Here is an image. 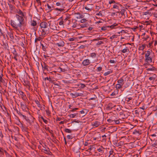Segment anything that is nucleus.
<instances>
[{"instance_id":"obj_45","label":"nucleus","mask_w":157,"mask_h":157,"mask_svg":"<svg viewBox=\"0 0 157 157\" xmlns=\"http://www.w3.org/2000/svg\"><path fill=\"white\" fill-rule=\"evenodd\" d=\"M155 68L154 67H152V68H148L147 69V71H153L155 70Z\"/></svg>"},{"instance_id":"obj_22","label":"nucleus","mask_w":157,"mask_h":157,"mask_svg":"<svg viewBox=\"0 0 157 157\" xmlns=\"http://www.w3.org/2000/svg\"><path fill=\"white\" fill-rule=\"evenodd\" d=\"M78 113H75L70 114L69 116L71 118H73L75 117H77Z\"/></svg>"},{"instance_id":"obj_50","label":"nucleus","mask_w":157,"mask_h":157,"mask_svg":"<svg viewBox=\"0 0 157 157\" xmlns=\"http://www.w3.org/2000/svg\"><path fill=\"white\" fill-rule=\"evenodd\" d=\"M87 21V20L85 18H83L82 19H81L80 21V22L82 23H85Z\"/></svg>"},{"instance_id":"obj_29","label":"nucleus","mask_w":157,"mask_h":157,"mask_svg":"<svg viewBox=\"0 0 157 157\" xmlns=\"http://www.w3.org/2000/svg\"><path fill=\"white\" fill-rule=\"evenodd\" d=\"M96 56V54L95 53H90V56L92 58H95Z\"/></svg>"},{"instance_id":"obj_7","label":"nucleus","mask_w":157,"mask_h":157,"mask_svg":"<svg viewBox=\"0 0 157 157\" xmlns=\"http://www.w3.org/2000/svg\"><path fill=\"white\" fill-rule=\"evenodd\" d=\"M88 111L87 110V109H83V110L79 112L80 113L82 114L83 116H85L87 113Z\"/></svg>"},{"instance_id":"obj_51","label":"nucleus","mask_w":157,"mask_h":157,"mask_svg":"<svg viewBox=\"0 0 157 157\" xmlns=\"http://www.w3.org/2000/svg\"><path fill=\"white\" fill-rule=\"evenodd\" d=\"M102 39V38H99L98 37L96 39H94L92 40V41H98L100 40H101Z\"/></svg>"},{"instance_id":"obj_62","label":"nucleus","mask_w":157,"mask_h":157,"mask_svg":"<svg viewBox=\"0 0 157 157\" xmlns=\"http://www.w3.org/2000/svg\"><path fill=\"white\" fill-rule=\"evenodd\" d=\"M67 137L69 139H71L72 138V136L70 135H67Z\"/></svg>"},{"instance_id":"obj_19","label":"nucleus","mask_w":157,"mask_h":157,"mask_svg":"<svg viewBox=\"0 0 157 157\" xmlns=\"http://www.w3.org/2000/svg\"><path fill=\"white\" fill-rule=\"evenodd\" d=\"M88 24H83L80 25V27L78 28V29H80L81 28H84L85 27H87Z\"/></svg>"},{"instance_id":"obj_34","label":"nucleus","mask_w":157,"mask_h":157,"mask_svg":"<svg viewBox=\"0 0 157 157\" xmlns=\"http://www.w3.org/2000/svg\"><path fill=\"white\" fill-rule=\"evenodd\" d=\"M41 37H37L35 39V42L36 43L38 41H40L41 40Z\"/></svg>"},{"instance_id":"obj_18","label":"nucleus","mask_w":157,"mask_h":157,"mask_svg":"<svg viewBox=\"0 0 157 157\" xmlns=\"http://www.w3.org/2000/svg\"><path fill=\"white\" fill-rule=\"evenodd\" d=\"M124 80L122 78H121L117 81V82L120 84L123 85L124 84Z\"/></svg>"},{"instance_id":"obj_42","label":"nucleus","mask_w":157,"mask_h":157,"mask_svg":"<svg viewBox=\"0 0 157 157\" xmlns=\"http://www.w3.org/2000/svg\"><path fill=\"white\" fill-rule=\"evenodd\" d=\"M144 22V24H145L146 25H150L151 23V21H145Z\"/></svg>"},{"instance_id":"obj_21","label":"nucleus","mask_w":157,"mask_h":157,"mask_svg":"<svg viewBox=\"0 0 157 157\" xmlns=\"http://www.w3.org/2000/svg\"><path fill=\"white\" fill-rule=\"evenodd\" d=\"M36 25H37V23H36V21H35L34 20H33V21H31V25L32 26L35 27L36 26Z\"/></svg>"},{"instance_id":"obj_23","label":"nucleus","mask_w":157,"mask_h":157,"mask_svg":"<svg viewBox=\"0 0 157 157\" xmlns=\"http://www.w3.org/2000/svg\"><path fill=\"white\" fill-rule=\"evenodd\" d=\"M17 13L19 15H21L20 16H22V17H23L24 16V14L20 10H19L17 12Z\"/></svg>"},{"instance_id":"obj_56","label":"nucleus","mask_w":157,"mask_h":157,"mask_svg":"<svg viewBox=\"0 0 157 157\" xmlns=\"http://www.w3.org/2000/svg\"><path fill=\"white\" fill-rule=\"evenodd\" d=\"M115 37H117V35L114 34L110 37V39L112 40Z\"/></svg>"},{"instance_id":"obj_44","label":"nucleus","mask_w":157,"mask_h":157,"mask_svg":"<svg viewBox=\"0 0 157 157\" xmlns=\"http://www.w3.org/2000/svg\"><path fill=\"white\" fill-rule=\"evenodd\" d=\"M107 26L106 25H105L103 26L101 29L103 30H105L107 29Z\"/></svg>"},{"instance_id":"obj_60","label":"nucleus","mask_w":157,"mask_h":157,"mask_svg":"<svg viewBox=\"0 0 157 157\" xmlns=\"http://www.w3.org/2000/svg\"><path fill=\"white\" fill-rule=\"evenodd\" d=\"M59 25H63V20L60 21L59 23Z\"/></svg>"},{"instance_id":"obj_3","label":"nucleus","mask_w":157,"mask_h":157,"mask_svg":"<svg viewBox=\"0 0 157 157\" xmlns=\"http://www.w3.org/2000/svg\"><path fill=\"white\" fill-rule=\"evenodd\" d=\"M57 6H59V8H56L55 9L56 10H59L60 12L64 11V8L66 6V4L63 1H60L59 2H57L56 3Z\"/></svg>"},{"instance_id":"obj_1","label":"nucleus","mask_w":157,"mask_h":157,"mask_svg":"<svg viewBox=\"0 0 157 157\" xmlns=\"http://www.w3.org/2000/svg\"><path fill=\"white\" fill-rule=\"evenodd\" d=\"M10 23L12 26L17 30H18L19 28H21L22 26L26 25L23 17L17 14L15 16L14 20H11Z\"/></svg>"},{"instance_id":"obj_33","label":"nucleus","mask_w":157,"mask_h":157,"mask_svg":"<svg viewBox=\"0 0 157 157\" xmlns=\"http://www.w3.org/2000/svg\"><path fill=\"white\" fill-rule=\"evenodd\" d=\"M117 24H116V23H114L113 24V25H110V26H107V27L108 28H110L111 29H113L117 25Z\"/></svg>"},{"instance_id":"obj_52","label":"nucleus","mask_w":157,"mask_h":157,"mask_svg":"<svg viewBox=\"0 0 157 157\" xmlns=\"http://www.w3.org/2000/svg\"><path fill=\"white\" fill-rule=\"evenodd\" d=\"M103 43V42L102 41H98L97 44H96V45L97 46L99 45H100L101 44Z\"/></svg>"},{"instance_id":"obj_28","label":"nucleus","mask_w":157,"mask_h":157,"mask_svg":"<svg viewBox=\"0 0 157 157\" xmlns=\"http://www.w3.org/2000/svg\"><path fill=\"white\" fill-rule=\"evenodd\" d=\"M156 76V75L155 74H154L152 77H151L149 78V80L154 81L155 79Z\"/></svg>"},{"instance_id":"obj_35","label":"nucleus","mask_w":157,"mask_h":157,"mask_svg":"<svg viewBox=\"0 0 157 157\" xmlns=\"http://www.w3.org/2000/svg\"><path fill=\"white\" fill-rule=\"evenodd\" d=\"M8 34L11 39L13 40V39L14 37L12 33H10Z\"/></svg>"},{"instance_id":"obj_8","label":"nucleus","mask_w":157,"mask_h":157,"mask_svg":"<svg viewBox=\"0 0 157 157\" xmlns=\"http://www.w3.org/2000/svg\"><path fill=\"white\" fill-rule=\"evenodd\" d=\"M145 60L147 63H151L152 62V58L150 56H145Z\"/></svg>"},{"instance_id":"obj_64","label":"nucleus","mask_w":157,"mask_h":157,"mask_svg":"<svg viewBox=\"0 0 157 157\" xmlns=\"http://www.w3.org/2000/svg\"><path fill=\"white\" fill-rule=\"evenodd\" d=\"M102 68L101 67H98L97 70L98 71H101L102 70Z\"/></svg>"},{"instance_id":"obj_16","label":"nucleus","mask_w":157,"mask_h":157,"mask_svg":"<svg viewBox=\"0 0 157 157\" xmlns=\"http://www.w3.org/2000/svg\"><path fill=\"white\" fill-rule=\"evenodd\" d=\"M104 148L102 147V146H101L100 147H99L98 150V151L100 152V153L101 154H102L104 152Z\"/></svg>"},{"instance_id":"obj_46","label":"nucleus","mask_w":157,"mask_h":157,"mask_svg":"<svg viewBox=\"0 0 157 157\" xmlns=\"http://www.w3.org/2000/svg\"><path fill=\"white\" fill-rule=\"evenodd\" d=\"M8 4L9 5L10 9L11 10H13V9L14 8V7L11 4H10L9 3H8Z\"/></svg>"},{"instance_id":"obj_9","label":"nucleus","mask_w":157,"mask_h":157,"mask_svg":"<svg viewBox=\"0 0 157 157\" xmlns=\"http://www.w3.org/2000/svg\"><path fill=\"white\" fill-rule=\"evenodd\" d=\"M92 6L93 5L92 4L88 5L87 6H86L85 7V9L88 11H91L93 9Z\"/></svg>"},{"instance_id":"obj_15","label":"nucleus","mask_w":157,"mask_h":157,"mask_svg":"<svg viewBox=\"0 0 157 157\" xmlns=\"http://www.w3.org/2000/svg\"><path fill=\"white\" fill-rule=\"evenodd\" d=\"M121 52L122 53H124L127 52H129V50L128 48L126 47L125 48L122 50Z\"/></svg>"},{"instance_id":"obj_54","label":"nucleus","mask_w":157,"mask_h":157,"mask_svg":"<svg viewBox=\"0 0 157 157\" xmlns=\"http://www.w3.org/2000/svg\"><path fill=\"white\" fill-rule=\"evenodd\" d=\"M35 4H36V3H37L38 4V5H41V2H40V1H35Z\"/></svg>"},{"instance_id":"obj_20","label":"nucleus","mask_w":157,"mask_h":157,"mask_svg":"<svg viewBox=\"0 0 157 157\" xmlns=\"http://www.w3.org/2000/svg\"><path fill=\"white\" fill-rule=\"evenodd\" d=\"M100 124V123L98 121H95L93 124H92V125L95 127H97Z\"/></svg>"},{"instance_id":"obj_6","label":"nucleus","mask_w":157,"mask_h":157,"mask_svg":"<svg viewBox=\"0 0 157 157\" xmlns=\"http://www.w3.org/2000/svg\"><path fill=\"white\" fill-rule=\"evenodd\" d=\"M23 84L25 86H28V89H29L30 88V82L28 80H24Z\"/></svg>"},{"instance_id":"obj_57","label":"nucleus","mask_w":157,"mask_h":157,"mask_svg":"<svg viewBox=\"0 0 157 157\" xmlns=\"http://www.w3.org/2000/svg\"><path fill=\"white\" fill-rule=\"evenodd\" d=\"M44 150L45 151V153L46 154H49L48 152H50V151L49 150V148H48V149H44Z\"/></svg>"},{"instance_id":"obj_2","label":"nucleus","mask_w":157,"mask_h":157,"mask_svg":"<svg viewBox=\"0 0 157 157\" xmlns=\"http://www.w3.org/2000/svg\"><path fill=\"white\" fill-rule=\"evenodd\" d=\"M40 26L41 28V35L42 36H45L48 34L49 33V30L47 27V23L45 21L42 22L40 23Z\"/></svg>"},{"instance_id":"obj_11","label":"nucleus","mask_w":157,"mask_h":157,"mask_svg":"<svg viewBox=\"0 0 157 157\" xmlns=\"http://www.w3.org/2000/svg\"><path fill=\"white\" fill-rule=\"evenodd\" d=\"M105 13V10H103L101 11H100L98 13H96V15H98L103 17L104 16Z\"/></svg>"},{"instance_id":"obj_36","label":"nucleus","mask_w":157,"mask_h":157,"mask_svg":"<svg viewBox=\"0 0 157 157\" xmlns=\"http://www.w3.org/2000/svg\"><path fill=\"white\" fill-rule=\"evenodd\" d=\"M3 75L2 74L0 75V82H4V80L2 78V77L3 76Z\"/></svg>"},{"instance_id":"obj_31","label":"nucleus","mask_w":157,"mask_h":157,"mask_svg":"<svg viewBox=\"0 0 157 157\" xmlns=\"http://www.w3.org/2000/svg\"><path fill=\"white\" fill-rule=\"evenodd\" d=\"M153 14L155 18H157V10H155V11L153 13Z\"/></svg>"},{"instance_id":"obj_17","label":"nucleus","mask_w":157,"mask_h":157,"mask_svg":"<svg viewBox=\"0 0 157 157\" xmlns=\"http://www.w3.org/2000/svg\"><path fill=\"white\" fill-rule=\"evenodd\" d=\"M150 136L151 138V140H154L155 139H154L155 138L157 137V133H155L151 135H150Z\"/></svg>"},{"instance_id":"obj_63","label":"nucleus","mask_w":157,"mask_h":157,"mask_svg":"<svg viewBox=\"0 0 157 157\" xmlns=\"http://www.w3.org/2000/svg\"><path fill=\"white\" fill-rule=\"evenodd\" d=\"M126 101H129L130 100H131L132 99V97H129V98H126Z\"/></svg>"},{"instance_id":"obj_27","label":"nucleus","mask_w":157,"mask_h":157,"mask_svg":"<svg viewBox=\"0 0 157 157\" xmlns=\"http://www.w3.org/2000/svg\"><path fill=\"white\" fill-rule=\"evenodd\" d=\"M123 85H122L121 84L118 83L116 85V88L117 89H120L122 87V86Z\"/></svg>"},{"instance_id":"obj_39","label":"nucleus","mask_w":157,"mask_h":157,"mask_svg":"<svg viewBox=\"0 0 157 157\" xmlns=\"http://www.w3.org/2000/svg\"><path fill=\"white\" fill-rule=\"evenodd\" d=\"M65 132L67 133H71L72 132L71 130L68 128H66L64 130Z\"/></svg>"},{"instance_id":"obj_26","label":"nucleus","mask_w":157,"mask_h":157,"mask_svg":"<svg viewBox=\"0 0 157 157\" xmlns=\"http://www.w3.org/2000/svg\"><path fill=\"white\" fill-rule=\"evenodd\" d=\"M44 80H47L51 82H52L53 81V80L50 77H47L46 78H44Z\"/></svg>"},{"instance_id":"obj_30","label":"nucleus","mask_w":157,"mask_h":157,"mask_svg":"<svg viewBox=\"0 0 157 157\" xmlns=\"http://www.w3.org/2000/svg\"><path fill=\"white\" fill-rule=\"evenodd\" d=\"M152 14V13L151 12H149L148 11L145 12L143 13V15H148L149 16H151Z\"/></svg>"},{"instance_id":"obj_4","label":"nucleus","mask_w":157,"mask_h":157,"mask_svg":"<svg viewBox=\"0 0 157 157\" xmlns=\"http://www.w3.org/2000/svg\"><path fill=\"white\" fill-rule=\"evenodd\" d=\"M90 63V61L89 59H84L82 63V64L83 66H88Z\"/></svg>"},{"instance_id":"obj_12","label":"nucleus","mask_w":157,"mask_h":157,"mask_svg":"<svg viewBox=\"0 0 157 157\" xmlns=\"http://www.w3.org/2000/svg\"><path fill=\"white\" fill-rule=\"evenodd\" d=\"M115 106V105L113 104L112 103H109L108 105L106 108L108 109L111 110L112 108Z\"/></svg>"},{"instance_id":"obj_58","label":"nucleus","mask_w":157,"mask_h":157,"mask_svg":"<svg viewBox=\"0 0 157 157\" xmlns=\"http://www.w3.org/2000/svg\"><path fill=\"white\" fill-rule=\"evenodd\" d=\"M114 155L113 151L112 149H111V150L109 151V155Z\"/></svg>"},{"instance_id":"obj_24","label":"nucleus","mask_w":157,"mask_h":157,"mask_svg":"<svg viewBox=\"0 0 157 157\" xmlns=\"http://www.w3.org/2000/svg\"><path fill=\"white\" fill-rule=\"evenodd\" d=\"M77 21L76 20H75L74 22H73L72 27L73 28H75L77 26Z\"/></svg>"},{"instance_id":"obj_32","label":"nucleus","mask_w":157,"mask_h":157,"mask_svg":"<svg viewBox=\"0 0 157 157\" xmlns=\"http://www.w3.org/2000/svg\"><path fill=\"white\" fill-rule=\"evenodd\" d=\"M145 47V44H142L141 46L139 47V49L140 50H143Z\"/></svg>"},{"instance_id":"obj_5","label":"nucleus","mask_w":157,"mask_h":157,"mask_svg":"<svg viewBox=\"0 0 157 157\" xmlns=\"http://www.w3.org/2000/svg\"><path fill=\"white\" fill-rule=\"evenodd\" d=\"M19 92L21 98L24 101H26L27 99L26 95L21 90L19 91Z\"/></svg>"},{"instance_id":"obj_43","label":"nucleus","mask_w":157,"mask_h":157,"mask_svg":"<svg viewBox=\"0 0 157 157\" xmlns=\"http://www.w3.org/2000/svg\"><path fill=\"white\" fill-rule=\"evenodd\" d=\"M112 71H108L107 72H105L104 74V75L105 76L107 75H108L109 74H110L112 73Z\"/></svg>"},{"instance_id":"obj_13","label":"nucleus","mask_w":157,"mask_h":157,"mask_svg":"<svg viewBox=\"0 0 157 157\" xmlns=\"http://www.w3.org/2000/svg\"><path fill=\"white\" fill-rule=\"evenodd\" d=\"M64 42L61 41L56 44V45H57L59 47H63L64 45Z\"/></svg>"},{"instance_id":"obj_47","label":"nucleus","mask_w":157,"mask_h":157,"mask_svg":"<svg viewBox=\"0 0 157 157\" xmlns=\"http://www.w3.org/2000/svg\"><path fill=\"white\" fill-rule=\"evenodd\" d=\"M78 86H80V87L81 88H83L86 86L85 85V84H82V83H80Z\"/></svg>"},{"instance_id":"obj_53","label":"nucleus","mask_w":157,"mask_h":157,"mask_svg":"<svg viewBox=\"0 0 157 157\" xmlns=\"http://www.w3.org/2000/svg\"><path fill=\"white\" fill-rule=\"evenodd\" d=\"M21 106L23 109H25V108L26 107V105L25 104H21Z\"/></svg>"},{"instance_id":"obj_14","label":"nucleus","mask_w":157,"mask_h":157,"mask_svg":"<svg viewBox=\"0 0 157 157\" xmlns=\"http://www.w3.org/2000/svg\"><path fill=\"white\" fill-rule=\"evenodd\" d=\"M133 134L135 135H138L141 134V131L139 130H135L133 132Z\"/></svg>"},{"instance_id":"obj_61","label":"nucleus","mask_w":157,"mask_h":157,"mask_svg":"<svg viewBox=\"0 0 157 157\" xmlns=\"http://www.w3.org/2000/svg\"><path fill=\"white\" fill-rule=\"evenodd\" d=\"M113 8L118 9L119 8V6L116 5H114L113 6Z\"/></svg>"},{"instance_id":"obj_41","label":"nucleus","mask_w":157,"mask_h":157,"mask_svg":"<svg viewBox=\"0 0 157 157\" xmlns=\"http://www.w3.org/2000/svg\"><path fill=\"white\" fill-rule=\"evenodd\" d=\"M42 67L45 70H47V71H49V69H48V66L47 65H46L45 64H44V67H43V66L42 65Z\"/></svg>"},{"instance_id":"obj_48","label":"nucleus","mask_w":157,"mask_h":157,"mask_svg":"<svg viewBox=\"0 0 157 157\" xmlns=\"http://www.w3.org/2000/svg\"><path fill=\"white\" fill-rule=\"evenodd\" d=\"M150 54H151V52L150 51H147L146 53L145 54V56H150Z\"/></svg>"},{"instance_id":"obj_37","label":"nucleus","mask_w":157,"mask_h":157,"mask_svg":"<svg viewBox=\"0 0 157 157\" xmlns=\"http://www.w3.org/2000/svg\"><path fill=\"white\" fill-rule=\"evenodd\" d=\"M20 114V116L22 117L23 118L25 119L26 121H29V119H27V117L23 115L22 114Z\"/></svg>"},{"instance_id":"obj_25","label":"nucleus","mask_w":157,"mask_h":157,"mask_svg":"<svg viewBox=\"0 0 157 157\" xmlns=\"http://www.w3.org/2000/svg\"><path fill=\"white\" fill-rule=\"evenodd\" d=\"M41 48L43 50L44 52L46 51L47 48L46 46H44L43 44H42L41 43Z\"/></svg>"},{"instance_id":"obj_59","label":"nucleus","mask_w":157,"mask_h":157,"mask_svg":"<svg viewBox=\"0 0 157 157\" xmlns=\"http://www.w3.org/2000/svg\"><path fill=\"white\" fill-rule=\"evenodd\" d=\"M124 9H122L121 10L120 12L122 15H123L124 14Z\"/></svg>"},{"instance_id":"obj_38","label":"nucleus","mask_w":157,"mask_h":157,"mask_svg":"<svg viewBox=\"0 0 157 157\" xmlns=\"http://www.w3.org/2000/svg\"><path fill=\"white\" fill-rule=\"evenodd\" d=\"M13 55H14L13 57V58L16 61H17L18 59L17 58V57L18 56L17 53H16L15 52V53H13Z\"/></svg>"},{"instance_id":"obj_10","label":"nucleus","mask_w":157,"mask_h":157,"mask_svg":"<svg viewBox=\"0 0 157 157\" xmlns=\"http://www.w3.org/2000/svg\"><path fill=\"white\" fill-rule=\"evenodd\" d=\"M75 14L76 15V18L77 19H82L84 17L83 15L80 14L78 13H75Z\"/></svg>"},{"instance_id":"obj_49","label":"nucleus","mask_w":157,"mask_h":157,"mask_svg":"<svg viewBox=\"0 0 157 157\" xmlns=\"http://www.w3.org/2000/svg\"><path fill=\"white\" fill-rule=\"evenodd\" d=\"M43 120V121L46 124L48 123V121L47 120L45 119L43 117H40Z\"/></svg>"},{"instance_id":"obj_40","label":"nucleus","mask_w":157,"mask_h":157,"mask_svg":"<svg viewBox=\"0 0 157 157\" xmlns=\"http://www.w3.org/2000/svg\"><path fill=\"white\" fill-rule=\"evenodd\" d=\"M37 105V106L39 107H41V105L40 104L39 101L38 100H36L35 101Z\"/></svg>"},{"instance_id":"obj_55","label":"nucleus","mask_w":157,"mask_h":157,"mask_svg":"<svg viewBox=\"0 0 157 157\" xmlns=\"http://www.w3.org/2000/svg\"><path fill=\"white\" fill-rule=\"evenodd\" d=\"M75 37H71L69 38L68 40L70 41H73L75 40Z\"/></svg>"}]
</instances>
